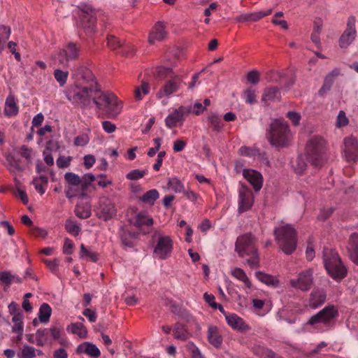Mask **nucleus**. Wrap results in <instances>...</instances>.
I'll return each mask as SVG.
<instances>
[{
  "label": "nucleus",
  "instance_id": "nucleus-1",
  "mask_svg": "<svg viewBox=\"0 0 358 358\" xmlns=\"http://www.w3.org/2000/svg\"><path fill=\"white\" fill-rule=\"evenodd\" d=\"M235 251L241 257H250L246 259V263L251 268L259 267V255L255 245V238L251 234H245L237 238Z\"/></svg>",
  "mask_w": 358,
  "mask_h": 358
},
{
  "label": "nucleus",
  "instance_id": "nucleus-2",
  "mask_svg": "<svg viewBox=\"0 0 358 358\" xmlns=\"http://www.w3.org/2000/svg\"><path fill=\"white\" fill-rule=\"evenodd\" d=\"M275 241L286 255L292 254L297 244L296 232L290 224H285L274 229Z\"/></svg>",
  "mask_w": 358,
  "mask_h": 358
},
{
  "label": "nucleus",
  "instance_id": "nucleus-3",
  "mask_svg": "<svg viewBox=\"0 0 358 358\" xmlns=\"http://www.w3.org/2000/svg\"><path fill=\"white\" fill-rule=\"evenodd\" d=\"M325 145L324 139L319 136L313 137L306 145V159L315 168H320L326 162Z\"/></svg>",
  "mask_w": 358,
  "mask_h": 358
},
{
  "label": "nucleus",
  "instance_id": "nucleus-4",
  "mask_svg": "<svg viewBox=\"0 0 358 358\" xmlns=\"http://www.w3.org/2000/svg\"><path fill=\"white\" fill-rule=\"evenodd\" d=\"M324 267L329 275L334 280H342L347 275V268L343 264L338 253L329 248L323 250Z\"/></svg>",
  "mask_w": 358,
  "mask_h": 358
},
{
  "label": "nucleus",
  "instance_id": "nucleus-5",
  "mask_svg": "<svg viewBox=\"0 0 358 358\" xmlns=\"http://www.w3.org/2000/svg\"><path fill=\"white\" fill-rule=\"evenodd\" d=\"M95 176L88 173L80 178L78 175L69 172V198L87 196V189L91 186L92 182L95 180Z\"/></svg>",
  "mask_w": 358,
  "mask_h": 358
},
{
  "label": "nucleus",
  "instance_id": "nucleus-6",
  "mask_svg": "<svg viewBox=\"0 0 358 358\" xmlns=\"http://www.w3.org/2000/svg\"><path fill=\"white\" fill-rule=\"evenodd\" d=\"M289 136V126L286 122L276 120L270 124L267 138L273 146H287Z\"/></svg>",
  "mask_w": 358,
  "mask_h": 358
},
{
  "label": "nucleus",
  "instance_id": "nucleus-7",
  "mask_svg": "<svg viewBox=\"0 0 358 358\" xmlns=\"http://www.w3.org/2000/svg\"><path fill=\"white\" fill-rule=\"evenodd\" d=\"M98 87H71L69 89V101L76 107L86 108L91 106L93 94H96Z\"/></svg>",
  "mask_w": 358,
  "mask_h": 358
},
{
  "label": "nucleus",
  "instance_id": "nucleus-8",
  "mask_svg": "<svg viewBox=\"0 0 358 358\" xmlns=\"http://www.w3.org/2000/svg\"><path fill=\"white\" fill-rule=\"evenodd\" d=\"M80 24L88 33L96 31V24L100 11L90 4L83 3L78 6Z\"/></svg>",
  "mask_w": 358,
  "mask_h": 358
},
{
  "label": "nucleus",
  "instance_id": "nucleus-9",
  "mask_svg": "<svg viewBox=\"0 0 358 358\" xmlns=\"http://www.w3.org/2000/svg\"><path fill=\"white\" fill-rule=\"evenodd\" d=\"M71 87H97L96 82L92 72L84 66L71 69Z\"/></svg>",
  "mask_w": 358,
  "mask_h": 358
},
{
  "label": "nucleus",
  "instance_id": "nucleus-10",
  "mask_svg": "<svg viewBox=\"0 0 358 358\" xmlns=\"http://www.w3.org/2000/svg\"><path fill=\"white\" fill-rule=\"evenodd\" d=\"M313 271L312 268L303 271L299 273L296 279H292L290 285L294 288L306 292L310 289L313 284Z\"/></svg>",
  "mask_w": 358,
  "mask_h": 358
},
{
  "label": "nucleus",
  "instance_id": "nucleus-11",
  "mask_svg": "<svg viewBox=\"0 0 358 358\" xmlns=\"http://www.w3.org/2000/svg\"><path fill=\"white\" fill-rule=\"evenodd\" d=\"M116 213L115 204L108 197L103 196L99 199L96 215L100 219L108 220L115 216Z\"/></svg>",
  "mask_w": 358,
  "mask_h": 358
},
{
  "label": "nucleus",
  "instance_id": "nucleus-12",
  "mask_svg": "<svg viewBox=\"0 0 358 358\" xmlns=\"http://www.w3.org/2000/svg\"><path fill=\"white\" fill-rule=\"evenodd\" d=\"M356 18L351 15L348 17L347 27L339 38V46L347 48L355 40L357 35L355 29Z\"/></svg>",
  "mask_w": 358,
  "mask_h": 358
},
{
  "label": "nucleus",
  "instance_id": "nucleus-13",
  "mask_svg": "<svg viewBox=\"0 0 358 358\" xmlns=\"http://www.w3.org/2000/svg\"><path fill=\"white\" fill-rule=\"evenodd\" d=\"M338 314V310L334 306H328L316 315H313L309 319L308 324L310 325H314L320 322L328 324L331 320L335 318Z\"/></svg>",
  "mask_w": 358,
  "mask_h": 358
},
{
  "label": "nucleus",
  "instance_id": "nucleus-14",
  "mask_svg": "<svg viewBox=\"0 0 358 358\" xmlns=\"http://www.w3.org/2000/svg\"><path fill=\"white\" fill-rule=\"evenodd\" d=\"M173 250V241L169 236H160L154 249V255L159 259L170 257Z\"/></svg>",
  "mask_w": 358,
  "mask_h": 358
},
{
  "label": "nucleus",
  "instance_id": "nucleus-15",
  "mask_svg": "<svg viewBox=\"0 0 358 358\" xmlns=\"http://www.w3.org/2000/svg\"><path fill=\"white\" fill-rule=\"evenodd\" d=\"M192 113V107L180 106L178 108L175 109L173 113L169 115L166 120V126L169 128L175 127L178 122H182L184 121V116L189 115Z\"/></svg>",
  "mask_w": 358,
  "mask_h": 358
},
{
  "label": "nucleus",
  "instance_id": "nucleus-16",
  "mask_svg": "<svg viewBox=\"0 0 358 358\" xmlns=\"http://www.w3.org/2000/svg\"><path fill=\"white\" fill-rule=\"evenodd\" d=\"M344 152L348 162H355L358 159V141L353 137L344 139Z\"/></svg>",
  "mask_w": 358,
  "mask_h": 358
},
{
  "label": "nucleus",
  "instance_id": "nucleus-17",
  "mask_svg": "<svg viewBox=\"0 0 358 358\" xmlns=\"http://www.w3.org/2000/svg\"><path fill=\"white\" fill-rule=\"evenodd\" d=\"M238 211L243 213L251 208L253 202V194L251 190L243 185L239 191Z\"/></svg>",
  "mask_w": 358,
  "mask_h": 358
},
{
  "label": "nucleus",
  "instance_id": "nucleus-18",
  "mask_svg": "<svg viewBox=\"0 0 358 358\" xmlns=\"http://www.w3.org/2000/svg\"><path fill=\"white\" fill-rule=\"evenodd\" d=\"M181 79L178 76H176L173 79L166 82V83L159 90L156 96L158 99H162L164 96H170L177 92L180 87Z\"/></svg>",
  "mask_w": 358,
  "mask_h": 358
},
{
  "label": "nucleus",
  "instance_id": "nucleus-19",
  "mask_svg": "<svg viewBox=\"0 0 358 358\" xmlns=\"http://www.w3.org/2000/svg\"><path fill=\"white\" fill-rule=\"evenodd\" d=\"M244 178L252 185L254 189L258 192L262 187L263 178L262 174L253 169H244Z\"/></svg>",
  "mask_w": 358,
  "mask_h": 358
},
{
  "label": "nucleus",
  "instance_id": "nucleus-20",
  "mask_svg": "<svg viewBox=\"0 0 358 358\" xmlns=\"http://www.w3.org/2000/svg\"><path fill=\"white\" fill-rule=\"evenodd\" d=\"M107 45L111 50L122 55H128V52L124 50L125 48L129 46V48H133V45L131 43H126L125 41H122L115 36H109L107 38Z\"/></svg>",
  "mask_w": 358,
  "mask_h": 358
},
{
  "label": "nucleus",
  "instance_id": "nucleus-21",
  "mask_svg": "<svg viewBox=\"0 0 358 358\" xmlns=\"http://www.w3.org/2000/svg\"><path fill=\"white\" fill-rule=\"evenodd\" d=\"M341 69L336 68L329 73L324 79V83L320 90L318 94L320 96H324L331 88L336 78L340 76Z\"/></svg>",
  "mask_w": 358,
  "mask_h": 358
},
{
  "label": "nucleus",
  "instance_id": "nucleus-22",
  "mask_svg": "<svg viewBox=\"0 0 358 358\" xmlns=\"http://www.w3.org/2000/svg\"><path fill=\"white\" fill-rule=\"evenodd\" d=\"M166 34L164 25L161 22H158L150 32L148 43L152 45L155 41H161L165 38Z\"/></svg>",
  "mask_w": 358,
  "mask_h": 358
},
{
  "label": "nucleus",
  "instance_id": "nucleus-23",
  "mask_svg": "<svg viewBox=\"0 0 358 358\" xmlns=\"http://www.w3.org/2000/svg\"><path fill=\"white\" fill-rule=\"evenodd\" d=\"M348 251L350 259L358 266V234L353 233L350 236Z\"/></svg>",
  "mask_w": 358,
  "mask_h": 358
},
{
  "label": "nucleus",
  "instance_id": "nucleus-24",
  "mask_svg": "<svg viewBox=\"0 0 358 358\" xmlns=\"http://www.w3.org/2000/svg\"><path fill=\"white\" fill-rule=\"evenodd\" d=\"M112 96L113 94H106L98 89L96 94H93L92 103H95L99 110H104L111 100Z\"/></svg>",
  "mask_w": 358,
  "mask_h": 358
},
{
  "label": "nucleus",
  "instance_id": "nucleus-25",
  "mask_svg": "<svg viewBox=\"0 0 358 358\" xmlns=\"http://www.w3.org/2000/svg\"><path fill=\"white\" fill-rule=\"evenodd\" d=\"M76 352L78 354L85 352L93 358H98L101 355L99 348L94 344L90 342H84L79 345L77 347Z\"/></svg>",
  "mask_w": 358,
  "mask_h": 358
},
{
  "label": "nucleus",
  "instance_id": "nucleus-26",
  "mask_svg": "<svg viewBox=\"0 0 358 358\" xmlns=\"http://www.w3.org/2000/svg\"><path fill=\"white\" fill-rule=\"evenodd\" d=\"M225 317L227 324L234 329H237L241 331H245L250 329L248 325H247L243 322V319L236 314L226 315Z\"/></svg>",
  "mask_w": 358,
  "mask_h": 358
},
{
  "label": "nucleus",
  "instance_id": "nucleus-27",
  "mask_svg": "<svg viewBox=\"0 0 358 358\" xmlns=\"http://www.w3.org/2000/svg\"><path fill=\"white\" fill-rule=\"evenodd\" d=\"M19 108L16 103L15 96L9 94L6 99L4 114L8 117L15 116L18 114Z\"/></svg>",
  "mask_w": 358,
  "mask_h": 358
},
{
  "label": "nucleus",
  "instance_id": "nucleus-28",
  "mask_svg": "<svg viewBox=\"0 0 358 358\" xmlns=\"http://www.w3.org/2000/svg\"><path fill=\"white\" fill-rule=\"evenodd\" d=\"M59 149V145L57 143L52 141H48L46 143L45 149L43 151L44 162L45 163L50 166L54 164V159L52 155V151H57Z\"/></svg>",
  "mask_w": 358,
  "mask_h": 358
},
{
  "label": "nucleus",
  "instance_id": "nucleus-29",
  "mask_svg": "<svg viewBox=\"0 0 358 358\" xmlns=\"http://www.w3.org/2000/svg\"><path fill=\"white\" fill-rule=\"evenodd\" d=\"M208 340L209 343L216 348H220L222 343V338L218 329L215 327H209L208 330Z\"/></svg>",
  "mask_w": 358,
  "mask_h": 358
},
{
  "label": "nucleus",
  "instance_id": "nucleus-30",
  "mask_svg": "<svg viewBox=\"0 0 358 358\" xmlns=\"http://www.w3.org/2000/svg\"><path fill=\"white\" fill-rule=\"evenodd\" d=\"M76 215L81 219H86L91 215V206L89 202L80 201L75 208Z\"/></svg>",
  "mask_w": 358,
  "mask_h": 358
},
{
  "label": "nucleus",
  "instance_id": "nucleus-31",
  "mask_svg": "<svg viewBox=\"0 0 358 358\" xmlns=\"http://www.w3.org/2000/svg\"><path fill=\"white\" fill-rule=\"evenodd\" d=\"M281 97L280 89L278 87H270L264 90L262 100L266 101H273L279 100Z\"/></svg>",
  "mask_w": 358,
  "mask_h": 358
},
{
  "label": "nucleus",
  "instance_id": "nucleus-32",
  "mask_svg": "<svg viewBox=\"0 0 358 358\" xmlns=\"http://www.w3.org/2000/svg\"><path fill=\"white\" fill-rule=\"evenodd\" d=\"M121 108V106L117 103V97L113 94L111 100L104 110L107 113L108 117H115L120 113Z\"/></svg>",
  "mask_w": 358,
  "mask_h": 358
},
{
  "label": "nucleus",
  "instance_id": "nucleus-33",
  "mask_svg": "<svg viewBox=\"0 0 358 358\" xmlns=\"http://www.w3.org/2000/svg\"><path fill=\"white\" fill-rule=\"evenodd\" d=\"M173 336L176 339L185 341L189 337V333L186 327L181 323H176L173 327Z\"/></svg>",
  "mask_w": 358,
  "mask_h": 358
},
{
  "label": "nucleus",
  "instance_id": "nucleus-34",
  "mask_svg": "<svg viewBox=\"0 0 358 358\" xmlns=\"http://www.w3.org/2000/svg\"><path fill=\"white\" fill-rule=\"evenodd\" d=\"M16 151L18 155L25 159L27 165L32 164L33 157L35 154L32 148L22 145L17 148Z\"/></svg>",
  "mask_w": 358,
  "mask_h": 358
},
{
  "label": "nucleus",
  "instance_id": "nucleus-35",
  "mask_svg": "<svg viewBox=\"0 0 358 358\" xmlns=\"http://www.w3.org/2000/svg\"><path fill=\"white\" fill-rule=\"evenodd\" d=\"M326 301V293L323 289L313 290L310 294V304L316 308Z\"/></svg>",
  "mask_w": 358,
  "mask_h": 358
},
{
  "label": "nucleus",
  "instance_id": "nucleus-36",
  "mask_svg": "<svg viewBox=\"0 0 358 358\" xmlns=\"http://www.w3.org/2000/svg\"><path fill=\"white\" fill-rule=\"evenodd\" d=\"M6 161L8 162V169L11 173L15 171L22 172L25 169V166L21 165L20 159H16L12 155H8L6 156Z\"/></svg>",
  "mask_w": 358,
  "mask_h": 358
},
{
  "label": "nucleus",
  "instance_id": "nucleus-37",
  "mask_svg": "<svg viewBox=\"0 0 358 358\" xmlns=\"http://www.w3.org/2000/svg\"><path fill=\"white\" fill-rule=\"evenodd\" d=\"M261 20V15L259 12L243 13L235 18L237 22H253Z\"/></svg>",
  "mask_w": 358,
  "mask_h": 358
},
{
  "label": "nucleus",
  "instance_id": "nucleus-38",
  "mask_svg": "<svg viewBox=\"0 0 358 358\" xmlns=\"http://www.w3.org/2000/svg\"><path fill=\"white\" fill-rule=\"evenodd\" d=\"M255 276L259 281L267 285L276 287L278 285V280L271 275L264 273L262 271H257Z\"/></svg>",
  "mask_w": 358,
  "mask_h": 358
},
{
  "label": "nucleus",
  "instance_id": "nucleus-39",
  "mask_svg": "<svg viewBox=\"0 0 358 358\" xmlns=\"http://www.w3.org/2000/svg\"><path fill=\"white\" fill-rule=\"evenodd\" d=\"M52 309L50 306L46 303H43L40 308L38 312V319L42 323H47L50 320V317L51 316Z\"/></svg>",
  "mask_w": 358,
  "mask_h": 358
},
{
  "label": "nucleus",
  "instance_id": "nucleus-40",
  "mask_svg": "<svg viewBox=\"0 0 358 358\" xmlns=\"http://www.w3.org/2000/svg\"><path fill=\"white\" fill-rule=\"evenodd\" d=\"M208 121L213 128V131L220 132L223 124L221 122L220 116L215 113H210L208 116Z\"/></svg>",
  "mask_w": 358,
  "mask_h": 358
},
{
  "label": "nucleus",
  "instance_id": "nucleus-41",
  "mask_svg": "<svg viewBox=\"0 0 358 358\" xmlns=\"http://www.w3.org/2000/svg\"><path fill=\"white\" fill-rule=\"evenodd\" d=\"M81 56V48L74 43H69V60H78Z\"/></svg>",
  "mask_w": 358,
  "mask_h": 358
},
{
  "label": "nucleus",
  "instance_id": "nucleus-42",
  "mask_svg": "<svg viewBox=\"0 0 358 358\" xmlns=\"http://www.w3.org/2000/svg\"><path fill=\"white\" fill-rule=\"evenodd\" d=\"M159 198V192L157 189H151L145 192L141 198L140 200L150 205H154L155 201Z\"/></svg>",
  "mask_w": 358,
  "mask_h": 358
},
{
  "label": "nucleus",
  "instance_id": "nucleus-43",
  "mask_svg": "<svg viewBox=\"0 0 358 358\" xmlns=\"http://www.w3.org/2000/svg\"><path fill=\"white\" fill-rule=\"evenodd\" d=\"M286 77V74L282 72L271 70L265 75V79L268 83H280L282 78Z\"/></svg>",
  "mask_w": 358,
  "mask_h": 358
},
{
  "label": "nucleus",
  "instance_id": "nucleus-44",
  "mask_svg": "<svg viewBox=\"0 0 358 358\" xmlns=\"http://www.w3.org/2000/svg\"><path fill=\"white\" fill-rule=\"evenodd\" d=\"M231 275L238 278V280L243 281L245 285L247 286V287L250 288L252 287V284L246 275L245 271L240 268H236L234 270L231 271Z\"/></svg>",
  "mask_w": 358,
  "mask_h": 358
},
{
  "label": "nucleus",
  "instance_id": "nucleus-45",
  "mask_svg": "<svg viewBox=\"0 0 358 358\" xmlns=\"http://www.w3.org/2000/svg\"><path fill=\"white\" fill-rule=\"evenodd\" d=\"M150 84L145 81H142L141 85L134 90V96L136 100L140 101L143 99L142 94L146 95L150 92Z\"/></svg>",
  "mask_w": 358,
  "mask_h": 358
},
{
  "label": "nucleus",
  "instance_id": "nucleus-46",
  "mask_svg": "<svg viewBox=\"0 0 358 358\" xmlns=\"http://www.w3.org/2000/svg\"><path fill=\"white\" fill-rule=\"evenodd\" d=\"M168 187L171 188L175 193L184 192L185 186L178 178H169L167 183Z\"/></svg>",
  "mask_w": 358,
  "mask_h": 358
},
{
  "label": "nucleus",
  "instance_id": "nucleus-47",
  "mask_svg": "<svg viewBox=\"0 0 358 358\" xmlns=\"http://www.w3.org/2000/svg\"><path fill=\"white\" fill-rule=\"evenodd\" d=\"M253 352L260 358H268L273 356V351L269 348L261 345H256L253 348Z\"/></svg>",
  "mask_w": 358,
  "mask_h": 358
},
{
  "label": "nucleus",
  "instance_id": "nucleus-48",
  "mask_svg": "<svg viewBox=\"0 0 358 358\" xmlns=\"http://www.w3.org/2000/svg\"><path fill=\"white\" fill-rule=\"evenodd\" d=\"M48 182V178L45 176H40L39 177L34 178L33 180V184L35 187V189L41 195L45 193V189L43 188V185H46Z\"/></svg>",
  "mask_w": 358,
  "mask_h": 358
},
{
  "label": "nucleus",
  "instance_id": "nucleus-49",
  "mask_svg": "<svg viewBox=\"0 0 358 358\" xmlns=\"http://www.w3.org/2000/svg\"><path fill=\"white\" fill-rule=\"evenodd\" d=\"M10 35V28L5 25L0 24V52L4 49V43L8 39Z\"/></svg>",
  "mask_w": 358,
  "mask_h": 358
},
{
  "label": "nucleus",
  "instance_id": "nucleus-50",
  "mask_svg": "<svg viewBox=\"0 0 358 358\" xmlns=\"http://www.w3.org/2000/svg\"><path fill=\"white\" fill-rule=\"evenodd\" d=\"M71 331L81 338H85L87 336V329L80 322L71 324Z\"/></svg>",
  "mask_w": 358,
  "mask_h": 358
},
{
  "label": "nucleus",
  "instance_id": "nucleus-51",
  "mask_svg": "<svg viewBox=\"0 0 358 358\" xmlns=\"http://www.w3.org/2000/svg\"><path fill=\"white\" fill-rule=\"evenodd\" d=\"M293 167L297 173H303L307 167L305 157L302 155H299L293 164Z\"/></svg>",
  "mask_w": 358,
  "mask_h": 358
},
{
  "label": "nucleus",
  "instance_id": "nucleus-52",
  "mask_svg": "<svg viewBox=\"0 0 358 358\" xmlns=\"http://www.w3.org/2000/svg\"><path fill=\"white\" fill-rule=\"evenodd\" d=\"M153 224V219L147 217L141 213L137 215L134 225L140 228L143 225H152Z\"/></svg>",
  "mask_w": 358,
  "mask_h": 358
},
{
  "label": "nucleus",
  "instance_id": "nucleus-53",
  "mask_svg": "<svg viewBox=\"0 0 358 358\" xmlns=\"http://www.w3.org/2000/svg\"><path fill=\"white\" fill-rule=\"evenodd\" d=\"M80 256L82 259H90L92 262H96L98 260V255L95 252L88 251L83 244L81 245Z\"/></svg>",
  "mask_w": 358,
  "mask_h": 358
},
{
  "label": "nucleus",
  "instance_id": "nucleus-54",
  "mask_svg": "<svg viewBox=\"0 0 358 358\" xmlns=\"http://www.w3.org/2000/svg\"><path fill=\"white\" fill-rule=\"evenodd\" d=\"M14 275H12L9 271L0 272V281L5 285L6 287H10L13 282Z\"/></svg>",
  "mask_w": 358,
  "mask_h": 358
},
{
  "label": "nucleus",
  "instance_id": "nucleus-55",
  "mask_svg": "<svg viewBox=\"0 0 358 358\" xmlns=\"http://www.w3.org/2000/svg\"><path fill=\"white\" fill-rule=\"evenodd\" d=\"M145 173V170L134 169L126 175V178L129 180H136L143 178Z\"/></svg>",
  "mask_w": 358,
  "mask_h": 358
},
{
  "label": "nucleus",
  "instance_id": "nucleus-56",
  "mask_svg": "<svg viewBox=\"0 0 358 358\" xmlns=\"http://www.w3.org/2000/svg\"><path fill=\"white\" fill-rule=\"evenodd\" d=\"M36 356V350L27 345H24L19 355L20 358H34Z\"/></svg>",
  "mask_w": 358,
  "mask_h": 358
},
{
  "label": "nucleus",
  "instance_id": "nucleus-57",
  "mask_svg": "<svg viewBox=\"0 0 358 358\" xmlns=\"http://www.w3.org/2000/svg\"><path fill=\"white\" fill-rule=\"evenodd\" d=\"M23 330V322L14 323V325L12 327V331L15 334H17V337L15 339L16 342H19L22 340Z\"/></svg>",
  "mask_w": 358,
  "mask_h": 358
},
{
  "label": "nucleus",
  "instance_id": "nucleus-58",
  "mask_svg": "<svg viewBox=\"0 0 358 358\" xmlns=\"http://www.w3.org/2000/svg\"><path fill=\"white\" fill-rule=\"evenodd\" d=\"M90 141V138L87 134H83L81 135L78 136L74 139V145L76 146H81L83 147L86 145Z\"/></svg>",
  "mask_w": 358,
  "mask_h": 358
},
{
  "label": "nucleus",
  "instance_id": "nucleus-59",
  "mask_svg": "<svg viewBox=\"0 0 358 358\" xmlns=\"http://www.w3.org/2000/svg\"><path fill=\"white\" fill-rule=\"evenodd\" d=\"M333 212H334V208H332L322 209L320 210V213L318 214L317 219L320 221L324 222V221L327 220L331 215Z\"/></svg>",
  "mask_w": 358,
  "mask_h": 358
},
{
  "label": "nucleus",
  "instance_id": "nucleus-60",
  "mask_svg": "<svg viewBox=\"0 0 358 358\" xmlns=\"http://www.w3.org/2000/svg\"><path fill=\"white\" fill-rule=\"evenodd\" d=\"M55 79L59 82L61 86L64 85L66 83L67 73L63 72L59 69H56L54 72Z\"/></svg>",
  "mask_w": 358,
  "mask_h": 358
},
{
  "label": "nucleus",
  "instance_id": "nucleus-61",
  "mask_svg": "<svg viewBox=\"0 0 358 358\" xmlns=\"http://www.w3.org/2000/svg\"><path fill=\"white\" fill-rule=\"evenodd\" d=\"M173 73V70L171 68H166L164 66L157 67L156 75L160 78L171 76Z\"/></svg>",
  "mask_w": 358,
  "mask_h": 358
},
{
  "label": "nucleus",
  "instance_id": "nucleus-62",
  "mask_svg": "<svg viewBox=\"0 0 358 358\" xmlns=\"http://www.w3.org/2000/svg\"><path fill=\"white\" fill-rule=\"evenodd\" d=\"M248 80L252 85H257L259 82V73L257 71H251L248 73Z\"/></svg>",
  "mask_w": 358,
  "mask_h": 358
},
{
  "label": "nucleus",
  "instance_id": "nucleus-63",
  "mask_svg": "<svg viewBox=\"0 0 358 358\" xmlns=\"http://www.w3.org/2000/svg\"><path fill=\"white\" fill-rule=\"evenodd\" d=\"M30 234L35 237L45 238L47 236V231L41 228L32 227L30 229Z\"/></svg>",
  "mask_w": 358,
  "mask_h": 358
},
{
  "label": "nucleus",
  "instance_id": "nucleus-64",
  "mask_svg": "<svg viewBox=\"0 0 358 358\" xmlns=\"http://www.w3.org/2000/svg\"><path fill=\"white\" fill-rule=\"evenodd\" d=\"M244 96L247 103L253 104L256 102V94L255 91L247 90L244 92Z\"/></svg>",
  "mask_w": 358,
  "mask_h": 358
}]
</instances>
